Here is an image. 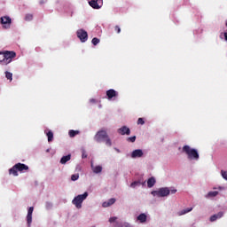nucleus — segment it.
I'll use <instances>...</instances> for the list:
<instances>
[{
	"instance_id": "9",
	"label": "nucleus",
	"mask_w": 227,
	"mask_h": 227,
	"mask_svg": "<svg viewBox=\"0 0 227 227\" xmlns=\"http://www.w3.org/2000/svg\"><path fill=\"white\" fill-rule=\"evenodd\" d=\"M89 4L94 10H100V8H102V5L104 4V3H103V0H90V1H89Z\"/></svg>"
},
{
	"instance_id": "14",
	"label": "nucleus",
	"mask_w": 227,
	"mask_h": 227,
	"mask_svg": "<svg viewBox=\"0 0 227 227\" xmlns=\"http://www.w3.org/2000/svg\"><path fill=\"white\" fill-rule=\"evenodd\" d=\"M114 203H116V199L112 198L107 201L103 202L102 207H104V208H107V207H111V205H114Z\"/></svg>"
},
{
	"instance_id": "34",
	"label": "nucleus",
	"mask_w": 227,
	"mask_h": 227,
	"mask_svg": "<svg viewBox=\"0 0 227 227\" xmlns=\"http://www.w3.org/2000/svg\"><path fill=\"white\" fill-rule=\"evenodd\" d=\"M82 157L83 159H87V158H88V154L86 153V151H82Z\"/></svg>"
},
{
	"instance_id": "19",
	"label": "nucleus",
	"mask_w": 227,
	"mask_h": 227,
	"mask_svg": "<svg viewBox=\"0 0 227 227\" xmlns=\"http://www.w3.org/2000/svg\"><path fill=\"white\" fill-rule=\"evenodd\" d=\"M47 137H48V143H51V141L54 139V133H52L51 130H49L47 133Z\"/></svg>"
},
{
	"instance_id": "15",
	"label": "nucleus",
	"mask_w": 227,
	"mask_h": 227,
	"mask_svg": "<svg viewBox=\"0 0 227 227\" xmlns=\"http://www.w3.org/2000/svg\"><path fill=\"white\" fill-rule=\"evenodd\" d=\"M223 215H224V213H223V212H219V213H217V214H215V215H213L210 217L209 221H210L211 223H214L215 221H217V219H221V217H223Z\"/></svg>"
},
{
	"instance_id": "18",
	"label": "nucleus",
	"mask_w": 227,
	"mask_h": 227,
	"mask_svg": "<svg viewBox=\"0 0 227 227\" xmlns=\"http://www.w3.org/2000/svg\"><path fill=\"white\" fill-rule=\"evenodd\" d=\"M91 168H92L93 173H96V174L102 173V166L93 167V165H91Z\"/></svg>"
},
{
	"instance_id": "28",
	"label": "nucleus",
	"mask_w": 227,
	"mask_h": 227,
	"mask_svg": "<svg viewBox=\"0 0 227 227\" xmlns=\"http://www.w3.org/2000/svg\"><path fill=\"white\" fill-rule=\"evenodd\" d=\"M71 180L73 182H75L76 180H79V174H74L71 176Z\"/></svg>"
},
{
	"instance_id": "8",
	"label": "nucleus",
	"mask_w": 227,
	"mask_h": 227,
	"mask_svg": "<svg viewBox=\"0 0 227 227\" xmlns=\"http://www.w3.org/2000/svg\"><path fill=\"white\" fill-rule=\"evenodd\" d=\"M76 35L80 42H82V43H84V42H88V32H86V30L82 28L78 29Z\"/></svg>"
},
{
	"instance_id": "16",
	"label": "nucleus",
	"mask_w": 227,
	"mask_h": 227,
	"mask_svg": "<svg viewBox=\"0 0 227 227\" xmlns=\"http://www.w3.org/2000/svg\"><path fill=\"white\" fill-rule=\"evenodd\" d=\"M189 212H192V207H187L186 209L179 211L177 215H185V214H189Z\"/></svg>"
},
{
	"instance_id": "7",
	"label": "nucleus",
	"mask_w": 227,
	"mask_h": 227,
	"mask_svg": "<svg viewBox=\"0 0 227 227\" xmlns=\"http://www.w3.org/2000/svg\"><path fill=\"white\" fill-rule=\"evenodd\" d=\"M0 22L4 29H10V27L12 26V18L8 16L1 17Z\"/></svg>"
},
{
	"instance_id": "24",
	"label": "nucleus",
	"mask_w": 227,
	"mask_h": 227,
	"mask_svg": "<svg viewBox=\"0 0 227 227\" xmlns=\"http://www.w3.org/2000/svg\"><path fill=\"white\" fill-rule=\"evenodd\" d=\"M139 185H141V183L139 181H134L130 184V187L132 189H136L137 187H139Z\"/></svg>"
},
{
	"instance_id": "30",
	"label": "nucleus",
	"mask_w": 227,
	"mask_h": 227,
	"mask_svg": "<svg viewBox=\"0 0 227 227\" xmlns=\"http://www.w3.org/2000/svg\"><path fill=\"white\" fill-rule=\"evenodd\" d=\"M137 125H145V119L138 118L137 120Z\"/></svg>"
},
{
	"instance_id": "35",
	"label": "nucleus",
	"mask_w": 227,
	"mask_h": 227,
	"mask_svg": "<svg viewBox=\"0 0 227 227\" xmlns=\"http://www.w3.org/2000/svg\"><path fill=\"white\" fill-rule=\"evenodd\" d=\"M169 192H171V194H176V190H169Z\"/></svg>"
},
{
	"instance_id": "2",
	"label": "nucleus",
	"mask_w": 227,
	"mask_h": 227,
	"mask_svg": "<svg viewBox=\"0 0 227 227\" xmlns=\"http://www.w3.org/2000/svg\"><path fill=\"white\" fill-rule=\"evenodd\" d=\"M17 58V53L15 51H0V65H10L13 59Z\"/></svg>"
},
{
	"instance_id": "5",
	"label": "nucleus",
	"mask_w": 227,
	"mask_h": 227,
	"mask_svg": "<svg viewBox=\"0 0 227 227\" xmlns=\"http://www.w3.org/2000/svg\"><path fill=\"white\" fill-rule=\"evenodd\" d=\"M87 198L88 192H85L83 194L78 195L73 200V205H75L76 208H81L82 207V202Z\"/></svg>"
},
{
	"instance_id": "20",
	"label": "nucleus",
	"mask_w": 227,
	"mask_h": 227,
	"mask_svg": "<svg viewBox=\"0 0 227 227\" xmlns=\"http://www.w3.org/2000/svg\"><path fill=\"white\" fill-rule=\"evenodd\" d=\"M154 185H155V178H154V177L149 178L148 181H147V186H148L149 188H152V187H153Z\"/></svg>"
},
{
	"instance_id": "39",
	"label": "nucleus",
	"mask_w": 227,
	"mask_h": 227,
	"mask_svg": "<svg viewBox=\"0 0 227 227\" xmlns=\"http://www.w3.org/2000/svg\"><path fill=\"white\" fill-rule=\"evenodd\" d=\"M225 26L227 27V20H226V22H225Z\"/></svg>"
},
{
	"instance_id": "6",
	"label": "nucleus",
	"mask_w": 227,
	"mask_h": 227,
	"mask_svg": "<svg viewBox=\"0 0 227 227\" xmlns=\"http://www.w3.org/2000/svg\"><path fill=\"white\" fill-rule=\"evenodd\" d=\"M169 188L168 187L160 188L159 191L152 192V194H153V196H158V198H164L166 196H169Z\"/></svg>"
},
{
	"instance_id": "21",
	"label": "nucleus",
	"mask_w": 227,
	"mask_h": 227,
	"mask_svg": "<svg viewBox=\"0 0 227 227\" xmlns=\"http://www.w3.org/2000/svg\"><path fill=\"white\" fill-rule=\"evenodd\" d=\"M137 221H139L140 223H146V215H145V213H142L137 216Z\"/></svg>"
},
{
	"instance_id": "4",
	"label": "nucleus",
	"mask_w": 227,
	"mask_h": 227,
	"mask_svg": "<svg viewBox=\"0 0 227 227\" xmlns=\"http://www.w3.org/2000/svg\"><path fill=\"white\" fill-rule=\"evenodd\" d=\"M183 153H186L188 159L191 160H198L200 159V153H198V150L192 149L189 145L183 146Z\"/></svg>"
},
{
	"instance_id": "29",
	"label": "nucleus",
	"mask_w": 227,
	"mask_h": 227,
	"mask_svg": "<svg viewBox=\"0 0 227 227\" xmlns=\"http://www.w3.org/2000/svg\"><path fill=\"white\" fill-rule=\"evenodd\" d=\"M127 141H129V143H136V136L128 137Z\"/></svg>"
},
{
	"instance_id": "38",
	"label": "nucleus",
	"mask_w": 227,
	"mask_h": 227,
	"mask_svg": "<svg viewBox=\"0 0 227 227\" xmlns=\"http://www.w3.org/2000/svg\"><path fill=\"white\" fill-rule=\"evenodd\" d=\"M46 152L49 153V152H51V150H50V149H47Z\"/></svg>"
},
{
	"instance_id": "37",
	"label": "nucleus",
	"mask_w": 227,
	"mask_h": 227,
	"mask_svg": "<svg viewBox=\"0 0 227 227\" xmlns=\"http://www.w3.org/2000/svg\"><path fill=\"white\" fill-rule=\"evenodd\" d=\"M124 226L125 227H132V225H130L129 223H125Z\"/></svg>"
},
{
	"instance_id": "13",
	"label": "nucleus",
	"mask_w": 227,
	"mask_h": 227,
	"mask_svg": "<svg viewBox=\"0 0 227 227\" xmlns=\"http://www.w3.org/2000/svg\"><path fill=\"white\" fill-rule=\"evenodd\" d=\"M143 155H144V153H143V150L141 149H136L131 153L132 159H139L143 157Z\"/></svg>"
},
{
	"instance_id": "17",
	"label": "nucleus",
	"mask_w": 227,
	"mask_h": 227,
	"mask_svg": "<svg viewBox=\"0 0 227 227\" xmlns=\"http://www.w3.org/2000/svg\"><path fill=\"white\" fill-rule=\"evenodd\" d=\"M70 159H72V156L70 154L67 155V156H63L60 160V164H66L68 162V160H70Z\"/></svg>"
},
{
	"instance_id": "26",
	"label": "nucleus",
	"mask_w": 227,
	"mask_h": 227,
	"mask_svg": "<svg viewBox=\"0 0 227 227\" xmlns=\"http://www.w3.org/2000/svg\"><path fill=\"white\" fill-rule=\"evenodd\" d=\"M25 20H27V22L33 20V14H27L25 16Z\"/></svg>"
},
{
	"instance_id": "1",
	"label": "nucleus",
	"mask_w": 227,
	"mask_h": 227,
	"mask_svg": "<svg viewBox=\"0 0 227 227\" xmlns=\"http://www.w3.org/2000/svg\"><path fill=\"white\" fill-rule=\"evenodd\" d=\"M95 141L97 143H105L106 146H113V142L111 141V138L109 137V135L107 134V131L101 129L97 132V134L94 137Z\"/></svg>"
},
{
	"instance_id": "36",
	"label": "nucleus",
	"mask_w": 227,
	"mask_h": 227,
	"mask_svg": "<svg viewBox=\"0 0 227 227\" xmlns=\"http://www.w3.org/2000/svg\"><path fill=\"white\" fill-rule=\"evenodd\" d=\"M45 4V1H43V0H41L40 2H39V4Z\"/></svg>"
},
{
	"instance_id": "12",
	"label": "nucleus",
	"mask_w": 227,
	"mask_h": 227,
	"mask_svg": "<svg viewBox=\"0 0 227 227\" xmlns=\"http://www.w3.org/2000/svg\"><path fill=\"white\" fill-rule=\"evenodd\" d=\"M117 132L121 134V136H130V129L127 128V126H122Z\"/></svg>"
},
{
	"instance_id": "32",
	"label": "nucleus",
	"mask_w": 227,
	"mask_h": 227,
	"mask_svg": "<svg viewBox=\"0 0 227 227\" xmlns=\"http://www.w3.org/2000/svg\"><path fill=\"white\" fill-rule=\"evenodd\" d=\"M114 31H116V33L120 34V33H121V28H120V26H115Z\"/></svg>"
},
{
	"instance_id": "27",
	"label": "nucleus",
	"mask_w": 227,
	"mask_h": 227,
	"mask_svg": "<svg viewBox=\"0 0 227 227\" xmlns=\"http://www.w3.org/2000/svg\"><path fill=\"white\" fill-rule=\"evenodd\" d=\"M91 43L94 44V45H98V43H100V39L97 38V37H94L91 41Z\"/></svg>"
},
{
	"instance_id": "25",
	"label": "nucleus",
	"mask_w": 227,
	"mask_h": 227,
	"mask_svg": "<svg viewBox=\"0 0 227 227\" xmlns=\"http://www.w3.org/2000/svg\"><path fill=\"white\" fill-rule=\"evenodd\" d=\"M68 134L71 137H75L79 134V130L70 129Z\"/></svg>"
},
{
	"instance_id": "22",
	"label": "nucleus",
	"mask_w": 227,
	"mask_h": 227,
	"mask_svg": "<svg viewBox=\"0 0 227 227\" xmlns=\"http://www.w3.org/2000/svg\"><path fill=\"white\" fill-rule=\"evenodd\" d=\"M5 77L8 81H10V82H12V81H13V74H12L11 72L6 71Z\"/></svg>"
},
{
	"instance_id": "10",
	"label": "nucleus",
	"mask_w": 227,
	"mask_h": 227,
	"mask_svg": "<svg viewBox=\"0 0 227 227\" xmlns=\"http://www.w3.org/2000/svg\"><path fill=\"white\" fill-rule=\"evenodd\" d=\"M35 210V207H30L28 208L27 211V226H31V223H33V211Z\"/></svg>"
},
{
	"instance_id": "23",
	"label": "nucleus",
	"mask_w": 227,
	"mask_h": 227,
	"mask_svg": "<svg viewBox=\"0 0 227 227\" xmlns=\"http://www.w3.org/2000/svg\"><path fill=\"white\" fill-rule=\"evenodd\" d=\"M217 194H219V192H209L206 198H215V196H217Z\"/></svg>"
},
{
	"instance_id": "31",
	"label": "nucleus",
	"mask_w": 227,
	"mask_h": 227,
	"mask_svg": "<svg viewBox=\"0 0 227 227\" xmlns=\"http://www.w3.org/2000/svg\"><path fill=\"white\" fill-rule=\"evenodd\" d=\"M221 173L223 178H224V180H227V171L222 170Z\"/></svg>"
},
{
	"instance_id": "3",
	"label": "nucleus",
	"mask_w": 227,
	"mask_h": 227,
	"mask_svg": "<svg viewBox=\"0 0 227 227\" xmlns=\"http://www.w3.org/2000/svg\"><path fill=\"white\" fill-rule=\"evenodd\" d=\"M20 173L24 171H29V167L24 163H17L12 168L9 169V175H13V176H19Z\"/></svg>"
},
{
	"instance_id": "33",
	"label": "nucleus",
	"mask_w": 227,
	"mask_h": 227,
	"mask_svg": "<svg viewBox=\"0 0 227 227\" xmlns=\"http://www.w3.org/2000/svg\"><path fill=\"white\" fill-rule=\"evenodd\" d=\"M118 219L116 216L110 217L109 223H114Z\"/></svg>"
},
{
	"instance_id": "11",
	"label": "nucleus",
	"mask_w": 227,
	"mask_h": 227,
	"mask_svg": "<svg viewBox=\"0 0 227 227\" xmlns=\"http://www.w3.org/2000/svg\"><path fill=\"white\" fill-rule=\"evenodd\" d=\"M106 97L108 100H111L116 97H118V91L114 90V89H110L106 90Z\"/></svg>"
}]
</instances>
